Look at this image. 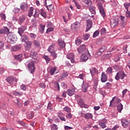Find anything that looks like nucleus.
I'll return each instance as SVG.
<instances>
[{"label": "nucleus", "mask_w": 130, "mask_h": 130, "mask_svg": "<svg viewBox=\"0 0 130 130\" xmlns=\"http://www.w3.org/2000/svg\"><path fill=\"white\" fill-rule=\"evenodd\" d=\"M46 8L48 11H52L53 10V6L52 5H50L49 6H47Z\"/></svg>", "instance_id": "48"}, {"label": "nucleus", "mask_w": 130, "mask_h": 130, "mask_svg": "<svg viewBox=\"0 0 130 130\" xmlns=\"http://www.w3.org/2000/svg\"><path fill=\"white\" fill-rule=\"evenodd\" d=\"M67 58H68V59H71L72 58H75V55H74V54L70 53H69L68 54H67Z\"/></svg>", "instance_id": "35"}, {"label": "nucleus", "mask_w": 130, "mask_h": 130, "mask_svg": "<svg viewBox=\"0 0 130 130\" xmlns=\"http://www.w3.org/2000/svg\"><path fill=\"white\" fill-rule=\"evenodd\" d=\"M107 75L105 74V72H102L101 75V81L102 83H106L107 82Z\"/></svg>", "instance_id": "10"}, {"label": "nucleus", "mask_w": 130, "mask_h": 130, "mask_svg": "<svg viewBox=\"0 0 130 130\" xmlns=\"http://www.w3.org/2000/svg\"><path fill=\"white\" fill-rule=\"evenodd\" d=\"M98 7L101 16H102L103 18H105L106 14L105 13V11H104V8H103V6H102L101 4H98Z\"/></svg>", "instance_id": "7"}, {"label": "nucleus", "mask_w": 130, "mask_h": 130, "mask_svg": "<svg viewBox=\"0 0 130 130\" xmlns=\"http://www.w3.org/2000/svg\"><path fill=\"white\" fill-rule=\"evenodd\" d=\"M75 89L72 88L71 89H68L67 91V94L69 95V96H73V95H74V94H75Z\"/></svg>", "instance_id": "20"}, {"label": "nucleus", "mask_w": 130, "mask_h": 130, "mask_svg": "<svg viewBox=\"0 0 130 130\" xmlns=\"http://www.w3.org/2000/svg\"><path fill=\"white\" fill-rule=\"evenodd\" d=\"M6 81L9 83V84H10V85H13V82H18V79L15 77H8L6 78Z\"/></svg>", "instance_id": "9"}, {"label": "nucleus", "mask_w": 130, "mask_h": 130, "mask_svg": "<svg viewBox=\"0 0 130 130\" xmlns=\"http://www.w3.org/2000/svg\"><path fill=\"white\" fill-rule=\"evenodd\" d=\"M121 124L122 126H123L125 128H126L127 126H128V124H129V122L126 119H123L121 120Z\"/></svg>", "instance_id": "13"}, {"label": "nucleus", "mask_w": 130, "mask_h": 130, "mask_svg": "<svg viewBox=\"0 0 130 130\" xmlns=\"http://www.w3.org/2000/svg\"><path fill=\"white\" fill-rule=\"evenodd\" d=\"M15 59L18 60V61H22V57H23V54H20L14 56Z\"/></svg>", "instance_id": "21"}, {"label": "nucleus", "mask_w": 130, "mask_h": 130, "mask_svg": "<svg viewBox=\"0 0 130 130\" xmlns=\"http://www.w3.org/2000/svg\"><path fill=\"white\" fill-rule=\"evenodd\" d=\"M107 123V120H100L99 121V125L102 128H106L107 127V125H106V124Z\"/></svg>", "instance_id": "8"}, {"label": "nucleus", "mask_w": 130, "mask_h": 130, "mask_svg": "<svg viewBox=\"0 0 130 130\" xmlns=\"http://www.w3.org/2000/svg\"><path fill=\"white\" fill-rule=\"evenodd\" d=\"M21 38L22 39V41H24V42H25V40H27V39H28V37H27L25 35H21Z\"/></svg>", "instance_id": "58"}, {"label": "nucleus", "mask_w": 130, "mask_h": 130, "mask_svg": "<svg viewBox=\"0 0 130 130\" xmlns=\"http://www.w3.org/2000/svg\"><path fill=\"white\" fill-rule=\"evenodd\" d=\"M80 26H81L80 22L78 21L75 22L71 24V29H72V30H76V29H78Z\"/></svg>", "instance_id": "11"}, {"label": "nucleus", "mask_w": 130, "mask_h": 130, "mask_svg": "<svg viewBox=\"0 0 130 130\" xmlns=\"http://www.w3.org/2000/svg\"><path fill=\"white\" fill-rule=\"evenodd\" d=\"M32 45V42H25L24 48L25 50H30L31 49V46Z\"/></svg>", "instance_id": "15"}, {"label": "nucleus", "mask_w": 130, "mask_h": 130, "mask_svg": "<svg viewBox=\"0 0 130 130\" xmlns=\"http://www.w3.org/2000/svg\"><path fill=\"white\" fill-rule=\"evenodd\" d=\"M89 71L92 77H93V76H94L95 74L97 73V69H96V68H91L89 70Z\"/></svg>", "instance_id": "23"}, {"label": "nucleus", "mask_w": 130, "mask_h": 130, "mask_svg": "<svg viewBox=\"0 0 130 130\" xmlns=\"http://www.w3.org/2000/svg\"><path fill=\"white\" fill-rule=\"evenodd\" d=\"M83 2L84 3V4L87 5V6H91V5H92V2L90 0H83Z\"/></svg>", "instance_id": "41"}, {"label": "nucleus", "mask_w": 130, "mask_h": 130, "mask_svg": "<svg viewBox=\"0 0 130 130\" xmlns=\"http://www.w3.org/2000/svg\"><path fill=\"white\" fill-rule=\"evenodd\" d=\"M27 68L28 69V71L30 72V74H33L34 72H35L36 68H35V63L34 61H30L27 63Z\"/></svg>", "instance_id": "1"}, {"label": "nucleus", "mask_w": 130, "mask_h": 130, "mask_svg": "<svg viewBox=\"0 0 130 130\" xmlns=\"http://www.w3.org/2000/svg\"><path fill=\"white\" fill-rule=\"evenodd\" d=\"M95 9L96 8L94 7V6H90L89 7V10L91 14H92L93 15H95V14H96V11L95 10Z\"/></svg>", "instance_id": "25"}, {"label": "nucleus", "mask_w": 130, "mask_h": 130, "mask_svg": "<svg viewBox=\"0 0 130 130\" xmlns=\"http://www.w3.org/2000/svg\"><path fill=\"white\" fill-rule=\"evenodd\" d=\"M89 37H90V34H87L83 36V39L84 41L88 40V39H89Z\"/></svg>", "instance_id": "43"}, {"label": "nucleus", "mask_w": 130, "mask_h": 130, "mask_svg": "<svg viewBox=\"0 0 130 130\" xmlns=\"http://www.w3.org/2000/svg\"><path fill=\"white\" fill-rule=\"evenodd\" d=\"M20 88L21 89V90H23V91H26L27 87L25 85V84H22L20 86Z\"/></svg>", "instance_id": "57"}, {"label": "nucleus", "mask_w": 130, "mask_h": 130, "mask_svg": "<svg viewBox=\"0 0 130 130\" xmlns=\"http://www.w3.org/2000/svg\"><path fill=\"white\" fill-rule=\"evenodd\" d=\"M0 16H1L2 20H3V21H5V20H6V14L1 13V14H0Z\"/></svg>", "instance_id": "56"}, {"label": "nucleus", "mask_w": 130, "mask_h": 130, "mask_svg": "<svg viewBox=\"0 0 130 130\" xmlns=\"http://www.w3.org/2000/svg\"><path fill=\"white\" fill-rule=\"evenodd\" d=\"M101 35H105L106 34V28L103 27L101 30Z\"/></svg>", "instance_id": "44"}, {"label": "nucleus", "mask_w": 130, "mask_h": 130, "mask_svg": "<svg viewBox=\"0 0 130 130\" xmlns=\"http://www.w3.org/2000/svg\"><path fill=\"white\" fill-rule=\"evenodd\" d=\"M15 103L16 104V105L17 106V107H21L22 106V103H21V102L19 101L18 99L15 100Z\"/></svg>", "instance_id": "34"}, {"label": "nucleus", "mask_w": 130, "mask_h": 130, "mask_svg": "<svg viewBox=\"0 0 130 130\" xmlns=\"http://www.w3.org/2000/svg\"><path fill=\"white\" fill-rule=\"evenodd\" d=\"M13 95H15V96H19V97L21 96H23V94L17 91L13 93Z\"/></svg>", "instance_id": "54"}, {"label": "nucleus", "mask_w": 130, "mask_h": 130, "mask_svg": "<svg viewBox=\"0 0 130 130\" xmlns=\"http://www.w3.org/2000/svg\"><path fill=\"white\" fill-rule=\"evenodd\" d=\"M21 49V46H14L11 47L12 51H17Z\"/></svg>", "instance_id": "27"}, {"label": "nucleus", "mask_w": 130, "mask_h": 130, "mask_svg": "<svg viewBox=\"0 0 130 130\" xmlns=\"http://www.w3.org/2000/svg\"><path fill=\"white\" fill-rule=\"evenodd\" d=\"M43 58L45 59V60L46 61V63H49V61H50V60H51V59H50V58H49V56H48L47 55H45V56H43Z\"/></svg>", "instance_id": "32"}, {"label": "nucleus", "mask_w": 130, "mask_h": 130, "mask_svg": "<svg viewBox=\"0 0 130 130\" xmlns=\"http://www.w3.org/2000/svg\"><path fill=\"white\" fill-rule=\"evenodd\" d=\"M31 23L32 27H33V28H36L37 27V22H36V20L32 19L31 20Z\"/></svg>", "instance_id": "40"}, {"label": "nucleus", "mask_w": 130, "mask_h": 130, "mask_svg": "<svg viewBox=\"0 0 130 130\" xmlns=\"http://www.w3.org/2000/svg\"><path fill=\"white\" fill-rule=\"evenodd\" d=\"M124 77H126V74H125L124 72H120L117 73L115 78V80L118 81L119 79H121V80H123V79H124Z\"/></svg>", "instance_id": "5"}, {"label": "nucleus", "mask_w": 130, "mask_h": 130, "mask_svg": "<svg viewBox=\"0 0 130 130\" xmlns=\"http://www.w3.org/2000/svg\"><path fill=\"white\" fill-rule=\"evenodd\" d=\"M75 5L76 6V8L78 9V10H80L81 9V5H79L77 2L74 1Z\"/></svg>", "instance_id": "60"}, {"label": "nucleus", "mask_w": 130, "mask_h": 130, "mask_svg": "<svg viewBox=\"0 0 130 130\" xmlns=\"http://www.w3.org/2000/svg\"><path fill=\"white\" fill-rule=\"evenodd\" d=\"M58 42L59 46L61 48H64V47H66V43H64V41L59 39L58 40Z\"/></svg>", "instance_id": "17"}, {"label": "nucleus", "mask_w": 130, "mask_h": 130, "mask_svg": "<svg viewBox=\"0 0 130 130\" xmlns=\"http://www.w3.org/2000/svg\"><path fill=\"white\" fill-rule=\"evenodd\" d=\"M106 49V47L103 46V47H101L99 50V51L102 53V52H104Z\"/></svg>", "instance_id": "53"}, {"label": "nucleus", "mask_w": 130, "mask_h": 130, "mask_svg": "<svg viewBox=\"0 0 130 130\" xmlns=\"http://www.w3.org/2000/svg\"><path fill=\"white\" fill-rule=\"evenodd\" d=\"M30 56L34 59H37V52H35L34 50H31L30 53Z\"/></svg>", "instance_id": "14"}, {"label": "nucleus", "mask_w": 130, "mask_h": 130, "mask_svg": "<svg viewBox=\"0 0 130 130\" xmlns=\"http://www.w3.org/2000/svg\"><path fill=\"white\" fill-rule=\"evenodd\" d=\"M89 87V84L86 82H83L82 85V89L83 92H87L88 88Z\"/></svg>", "instance_id": "18"}, {"label": "nucleus", "mask_w": 130, "mask_h": 130, "mask_svg": "<svg viewBox=\"0 0 130 130\" xmlns=\"http://www.w3.org/2000/svg\"><path fill=\"white\" fill-rule=\"evenodd\" d=\"M66 117L68 118V119H71L72 117H73V114L69 113L66 115Z\"/></svg>", "instance_id": "59"}, {"label": "nucleus", "mask_w": 130, "mask_h": 130, "mask_svg": "<svg viewBox=\"0 0 130 130\" xmlns=\"http://www.w3.org/2000/svg\"><path fill=\"white\" fill-rule=\"evenodd\" d=\"M111 27L112 28H114V27L118 25V17H115L111 19L110 20Z\"/></svg>", "instance_id": "2"}, {"label": "nucleus", "mask_w": 130, "mask_h": 130, "mask_svg": "<svg viewBox=\"0 0 130 130\" xmlns=\"http://www.w3.org/2000/svg\"><path fill=\"white\" fill-rule=\"evenodd\" d=\"M90 57H91V55H90V53H89L88 52L83 53L81 55V58L82 61H87L88 59H89V58H90Z\"/></svg>", "instance_id": "6"}, {"label": "nucleus", "mask_w": 130, "mask_h": 130, "mask_svg": "<svg viewBox=\"0 0 130 130\" xmlns=\"http://www.w3.org/2000/svg\"><path fill=\"white\" fill-rule=\"evenodd\" d=\"M98 86V80H95L94 81V85H93V88L94 90H96L97 89V87Z\"/></svg>", "instance_id": "42"}, {"label": "nucleus", "mask_w": 130, "mask_h": 130, "mask_svg": "<svg viewBox=\"0 0 130 130\" xmlns=\"http://www.w3.org/2000/svg\"><path fill=\"white\" fill-rule=\"evenodd\" d=\"M84 117L86 119H92L93 118V115L90 113H87L85 114Z\"/></svg>", "instance_id": "26"}, {"label": "nucleus", "mask_w": 130, "mask_h": 130, "mask_svg": "<svg viewBox=\"0 0 130 130\" xmlns=\"http://www.w3.org/2000/svg\"><path fill=\"white\" fill-rule=\"evenodd\" d=\"M56 71V67L52 68L50 70V75H51V76H52L53 75H54V73H55Z\"/></svg>", "instance_id": "33"}, {"label": "nucleus", "mask_w": 130, "mask_h": 130, "mask_svg": "<svg viewBox=\"0 0 130 130\" xmlns=\"http://www.w3.org/2000/svg\"><path fill=\"white\" fill-rule=\"evenodd\" d=\"M41 15L44 18H46L47 17L46 12H45L44 10H43V9H41Z\"/></svg>", "instance_id": "37"}, {"label": "nucleus", "mask_w": 130, "mask_h": 130, "mask_svg": "<svg viewBox=\"0 0 130 130\" xmlns=\"http://www.w3.org/2000/svg\"><path fill=\"white\" fill-rule=\"evenodd\" d=\"M125 16L127 18H130V12L128 11V10H127L126 12Z\"/></svg>", "instance_id": "64"}, {"label": "nucleus", "mask_w": 130, "mask_h": 130, "mask_svg": "<svg viewBox=\"0 0 130 130\" xmlns=\"http://www.w3.org/2000/svg\"><path fill=\"white\" fill-rule=\"evenodd\" d=\"M34 11V8L33 7H30L29 10H28V16L29 17V18H31L32 17V15H33V12Z\"/></svg>", "instance_id": "29"}, {"label": "nucleus", "mask_w": 130, "mask_h": 130, "mask_svg": "<svg viewBox=\"0 0 130 130\" xmlns=\"http://www.w3.org/2000/svg\"><path fill=\"white\" fill-rule=\"evenodd\" d=\"M113 101H116V103H120V102L121 101V100H120V99L116 96H114V98H113L112 100L110 101V107H111V104L112 102H113Z\"/></svg>", "instance_id": "19"}, {"label": "nucleus", "mask_w": 130, "mask_h": 130, "mask_svg": "<svg viewBox=\"0 0 130 130\" xmlns=\"http://www.w3.org/2000/svg\"><path fill=\"white\" fill-rule=\"evenodd\" d=\"M50 53L51 56H52V57H53L54 58H56V57H57V54L55 53V51H54V52H52Z\"/></svg>", "instance_id": "46"}, {"label": "nucleus", "mask_w": 130, "mask_h": 130, "mask_svg": "<svg viewBox=\"0 0 130 130\" xmlns=\"http://www.w3.org/2000/svg\"><path fill=\"white\" fill-rule=\"evenodd\" d=\"M75 43L76 44V45H80V44H81V43H82V41H81V39H77L76 41H75Z\"/></svg>", "instance_id": "51"}, {"label": "nucleus", "mask_w": 130, "mask_h": 130, "mask_svg": "<svg viewBox=\"0 0 130 130\" xmlns=\"http://www.w3.org/2000/svg\"><path fill=\"white\" fill-rule=\"evenodd\" d=\"M58 127H57V125L56 124H53L52 126V130H57L58 129Z\"/></svg>", "instance_id": "63"}, {"label": "nucleus", "mask_w": 130, "mask_h": 130, "mask_svg": "<svg viewBox=\"0 0 130 130\" xmlns=\"http://www.w3.org/2000/svg\"><path fill=\"white\" fill-rule=\"evenodd\" d=\"M77 51L79 53H86L89 52V51L86 48V45H81L77 49Z\"/></svg>", "instance_id": "3"}, {"label": "nucleus", "mask_w": 130, "mask_h": 130, "mask_svg": "<svg viewBox=\"0 0 130 130\" xmlns=\"http://www.w3.org/2000/svg\"><path fill=\"white\" fill-rule=\"evenodd\" d=\"M92 21L87 20L86 21V29L85 30V32H88V31H89V30H90V29L92 28Z\"/></svg>", "instance_id": "12"}, {"label": "nucleus", "mask_w": 130, "mask_h": 130, "mask_svg": "<svg viewBox=\"0 0 130 130\" xmlns=\"http://www.w3.org/2000/svg\"><path fill=\"white\" fill-rule=\"evenodd\" d=\"M26 29H27V27H26V26H22L19 27L18 28V34H19V35H20V36H22V34H23V33H24V31H25V30H26Z\"/></svg>", "instance_id": "16"}, {"label": "nucleus", "mask_w": 130, "mask_h": 130, "mask_svg": "<svg viewBox=\"0 0 130 130\" xmlns=\"http://www.w3.org/2000/svg\"><path fill=\"white\" fill-rule=\"evenodd\" d=\"M78 105L80 107H84V108H86V104L84 103V101L82 99H79Z\"/></svg>", "instance_id": "24"}, {"label": "nucleus", "mask_w": 130, "mask_h": 130, "mask_svg": "<svg viewBox=\"0 0 130 130\" xmlns=\"http://www.w3.org/2000/svg\"><path fill=\"white\" fill-rule=\"evenodd\" d=\"M28 35H29L30 38H31L32 39H35V38H36L37 36L36 35L33 33H30L28 34Z\"/></svg>", "instance_id": "47"}, {"label": "nucleus", "mask_w": 130, "mask_h": 130, "mask_svg": "<svg viewBox=\"0 0 130 130\" xmlns=\"http://www.w3.org/2000/svg\"><path fill=\"white\" fill-rule=\"evenodd\" d=\"M20 9H21V10H23V11H27V6L21 5V6H20Z\"/></svg>", "instance_id": "55"}, {"label": "nucleus", "mask_w": 130, "mask_h": 130, "mask_svg": "<svg viewBox=\"0 0 130 130\" xmlns=\"http://www.w3.org/2000/svg\"><path fill=\"white\" fill-rule=\"evenodd\" d=\"M55 46V44H52L51 45H50L48 49V50L49 51V52H50V53H51V52H54V47Z\"/></svg>", "instance_id": "22"}, {"label": "nucleus", "mask_w": 130, "mask_h": 130, "mask_svg": "<svg viewBox=\"0 0 130 130\" xmlns=\"http://www.w3.org/2000/svg\"><path fill=\"white\" fill-rule=\"evenodd\" d=\"M10 43L14 44V43H16V41H17V38H15V40H13V38H11L10 39Z\"/></svg>", "instance_id": "62"}, {"label": "nucleus", "mask_w": 130, "mask_h": 130, "mask_svg": "<svg viewBox=\"0 0 130 130\" xmlns=\"http://www.w3.org/2000/svg\"><path fill=\"white\" fill-rule=\"evenodd\" d=\"M99 35V30H96L94 32L93 35V38H95V37H97Z\"/></svg>", "instance_id": "50"}, {"label": "nucleus", "mask_w": 130, "mask_h": 130, "mask_svg": "<svg viewBox=\"0 0 130 130\" xmlns=\"http://www.w3.org/2000/svg\"><path fill=\"white\" fill-rule=\"evenodd\" d=\"M107 74H112V67H109L106 71Z\"/></svg>", "instance_id": "45"}, {"label": "nucleus", "mask_w": 130, "mask_h": 130, "mask_svg": "<svg viewBox=\"0 0 130 130\" xmlns=\"http://www.w3.org/2000/svg\"><path fill=\"white\" fill-rule=\"evenodd\" d=\"M20 8H14L13 10V12L15 14H18V13H20Z\"/></svg>", "instance_id": "49"}, {"label": "nucleus", "mask_w": 130, "mask_h": 130, "mask_svg": "<svg viewBox=\"0 0 130 130\" xmlns=\"http://www.w3.org/2000/svg\"><path fill=\"white\" fill-rule=\"evenodd\" d=\"M122 109H123V106L122 104H119L117 105V110L118 112H121Z\"/></svg>", "instance_id": "31"}, {"label": "nucleus", "mask_w": 130, "mask_h": 130, "mask_svg": "<svg viewBox=\"0 0 130 130\" xmlns=\"http://www.w3.org/2000/svg\"><path fill=\"white\" fill-rule=\"evenodd\" d=\"M40 28L39 29V31L41 34H43L45 29V25L40 24Z\"/></svg>", "instance_id": "28"}, {"label": "nucleus", "mask_w": 130, "mask_h": 130, "mask_svg": "<svg viewBox=\"0 0 130 130\" xmlns=\"http://www.w3.org/2000/svg\"><path fill=\"white\" fill-rule=\"evenodd\" d=\"M19 20L20 23L22 24L24 23V21L26 20V17L25 16V15H22L20 16Z\"/></svg>", "instance_id": "30"}, {"label": "nucleus", "mask_w": 130, "mask_h": 130, "mask_svg": "<svg viewBox=\"0 0 130 130\" xmlns=\"http://www.w3.org/2000/svg\"><path fill=\"white\" fill-rule=\"evenodd\" d=\"M68 76H69V73L68 72H63L60 78L61 79H64V78H67Z\"/></svg>", "instance_id": "39"}, {"label": "nucleus", "mask_w": 130, "mask_h": 130, "mask_svg": "<svg viewBox=\"0 0 130 130\" xmlns=\"http://www.w3.org/2000/svg\"><path fill=\"white\" fill-rule=\"evenodd\" d=\"M63 110L64 111H66V112H68V113H70L71 111H72V110L71 109V108L67 106L63 108Z\"/></svg>", "instance_id": "36"}, {"label": "nucleus", "mask_w": 130, "mask_h": 130, "mask_svg": "<svg viewBox=\"0 0 130 130\" xmlns=\"http://www.w3.org/2000/svg\"><path fill=\"white\" fill-rule=\"evenodd\" d=\"M124 7L127 10L128 9V8L130 7V3H125L124 4Z\"/></svg>", "instance_id": "52"}, {"label": "nucleus", "mask_w": 130, "mask_h": 130, "mask_svg": "<svg viewBox=\"0 0 130 130\" xmlns=\"http://www.w3.org/2000/svg\"><path fill=\"white\" fill-rule=\"evenodd\" d=\"M110 4L112 6H113V7H116V6H117V3H116V2L115 1V0H110Z\"/></svg>", "instance_id": "38"}, {"label": "nucleus", "mask_w": 130, "mask_h": 130, "mask_svg": "<svg viewBox=\"0 0 130 130\" xmlns=\"http://www.w3.org/2000/svg\"><path fill=\"white\" fill-rule=\"evenodd\" d=\"M54 29L52 27H49L46 31V33H49L50 32H52Z\"/></svg>", "instance_id": "61"}, {"label": "nucleus", "mask_w": 130, "mask_h": 130, "mask_svg": "<svg viewBox=\"0 0 130 130\" xmlns=\"http://www.w3.org/2000/svg\"><path fill=\"white\" fill-rule=\"evenodd\" d=\"M0 34H7V36H12V33L10 32V29L8 27H4V28H0Z\"/></svg>", "instance_id": "4"}]
</instances>
